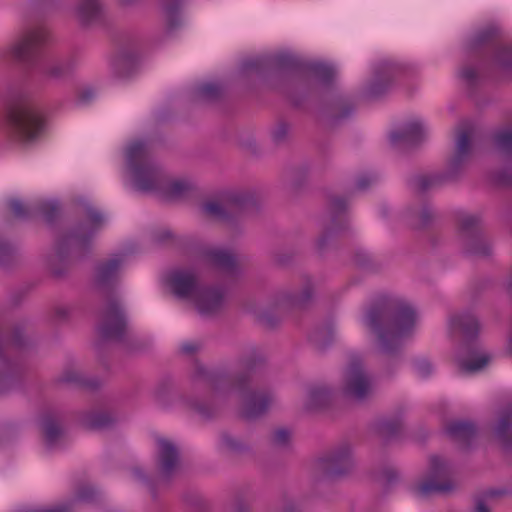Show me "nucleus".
Returning a JSON list of instances; mask_svg holds the SVG:
<instances>
[{"instance_id":"nucleus-30","label":"nucleus","mask_w":512,"mask_h":512,"mask_svg":"<svg viewBox=\"0 0 512 512\" xmlns=\"http://www.w3.org/2000/svg\"><path fill=\"white\" fill-rule=\"evenodd\" d=\"M332 399L330 389L324 385L310 387L304 407L307 411H317L328 406Z\"/></svg>"},{"instance_id":"nucleus-15","label":"nucleus","mask_w":512,"mask_h":512,"mask_svg":"<svg viewBox=\"0 0 512 512\" xmlns=\"http://www.w3.org/2000/svg\"><path fill=\"white\" fill-rule=\"evenodd\" d=\"M343 393L346 397L357 402L365 401L371 394V382L365 373L359 358L351 359L347 368Z\"/></svg>"},{"instance_id":"nucleus-13","label":"nucleus","mask_w":512,"mask_h":512,"mask_svg":"<svg viewBox=\"0 0 512 512\" xmlns=\"http://www.w3.org/2000/svg\"><path fill=\"white\" fill-rule=\"evenodd\" d=\"M481 219L476 215H462L459 218V228L466 253L479 257H488L492 248L480 231Z\"/></svg>"},{"instance_id":"nucleus-12","label":"nucleus","mask_w":512,"mask_h":512,"mask_svg":"<svg viewBox=\"0 0 512 512\" xmlns=\"http://www.w3.org/2000/svg\"><path fill=\"white\" fill-rule=\"evenodd\" d=\"M497 29L487 27L480 30L469 43V49L478 53L483 47L492 46V65L503 72L512 70V47L501 44H494L497 36Z\"/></svg>"},{"instance_id":"nucleus-6","label":"nucleus","mask_w":512,"mask_h":512,"mask_svg":"<svg viewBox=\"0 0 512 512\" xmlns=\"http://www.w3.org/2000/svg\"><path fill=\"white\" fill-rule=\"evenodd\" d=\"M451 330L459 331L464 339L460 346L457 362L463 373H475L482 370L490 361V356L481 351L476 342L480 331L478 318L468 312L452 315L449 319Z\"/></svg>"},{"instance_id":"nucleus-10","label":"nucleus","mask_w":512,"mask_h":512,"mask_svg":"<svg viewBox=\"0 0 512 512\" xmlns=\"http://www.w3.org/2000/svg\"><path fill=\"white\" fill-rule=\"evenodd\" d=\"M49 41V32L44 27L26 31L8 48L9 54L16 61L34 68L42 59V47Z\"/></svg>"},{"instance_id":"nucleus-35","label":"nucleus","mask_w":512,"mask_h":512,"mask_svg":"<svg viewBox=\"0 0 512 512\" xmlns=\"http://www.w3.org/2000/svg\"><path fill=\"white\" fill-rule=\"evenodd\" d=\"M34 214H38L43 219L51 224L60 214V205L55 201H42L33 207Z\"/></svg>"},{"instance_id":"nucleus-49","label":"nucleus","mask_w":512,"mask_h":512,"mask_svg":"<svg viewBox=\"0 0 512 512\" xmlns=\"http://www.w3.org/2000/svg\"><path fill=\"white\" fill-rule=\"evenodd\" d=\"M98 496V491L91 485L79 486L76 490V498L84 502H93Z\"/></svg>"},{"instance_id":"nucleus-50","label":"nucleus","mask_w":512,"mask_h":512,"mask_svg":"<svg viewBox=\"0 0 512 512\" xmlns=\"http://www.w3.org/2000/svg\"><path fill=\"white\" fill-rule=\"evenodd\" d=\"M9 206L14 216L20 219H26L34 214L33 209H27L25 205L17 199L11 200Z\"/></svg>"},{"instance_id":"nucleus-41","label":"nucleus","mask_w":512,"mask_h":512,"mask_svg":"<svg viewBox=\"0 0 512 512\" xmlns=\"http://www.w3.org/2000/svg\"><path fill=\"white\" fill-rule=\"evenodd\" d=\"M292 433L288 428L279 427L272 431L270 443L275 448H287L291 443Z\"/></svg>"},{"instance_id":"nucleus-28","label":"nucleus","mask_w":512,"mask_h":512,"mask_svg":"<svg viewBox=\"0 0 512 512\" xmlns=\"http://www.w3.org/2000/svg\"><path fill=\"white\" fill-rule=\"evenodd\" d=\"M57 382L88 390H96L101 385L97 378L88 377L87 375L75 369L65 370L62 375L58 377Z\"/></svg>"},{"instance_id":"nucleus-4","label":"nucleus","mask_w":512,"mask_h":512,"mask_svg":"<svg viewBox=\"0 0 512 512\" xmlns=\"http://www.w3.org/2000/svg\"><path fill=\"white\" fill-rule=\"evenodd\" d=\"M89 226L85 223H78L70 230L61 233L55 239V256L50 263V269L56 276H62L64 269L58 268L55 263H65L73 259L83 258L90 249L91 240L95 233L104 223L103 215L92 206L85 208Z\"/></svg>"},{"instance_id":"nucleus-16","label":"nucleus","mask_w":512,"mask_h":512,"mask_svg":"<svg viewBox=\"0 0 512 512\" xmlns=\"http://www.w3.org/2000/svg\"><path fill=\"white\" fill-rule=\"evenodd\" d=\"M73 13L77 24L83 29L105 27L109 22L104 0H78Z\"/></svg>"},{"instance_id":"nucleus-2","label":"nucleus","mask_w":512,"mask_h":512,"mask_svg":"<svg viewBox=\"0 0 512 512\" xmlns=\"http://www.w3.org/2000/svg\"><path fill=\"white\" fill-rule=\"evenodd\" d=\"M363 321L375 335V352L396 359L401 354L403 339L415 326L416 312L397 297L380 295L370 304Z\"/></svg>"},{"instance_id":"nucleus-33","label":"nucleus","mask_w":512,"mask_h":512,"mask_svg":"<svg viewBox=\"0 0 512 512\" xmlns=\"http://www.w3.org/2000/svg\"><path fill=\"white\" fill-rule=\"evenodd\" d=\"M74 69V61L70 58L57 60L46 65L42 74L50 80H62L68 77Z\"/></svg>"},{"instance_id":"nucleus-54","label":"nucleus","mask_w":512,"mask_h":512,"mask_svg":"<svg viewBox=\"0 0 512 512\" xmlns=\"http://www.w3.org/2000/svg\"><path fill=\"white\" fill-rule=\"evenodd\" d=\"M414 367L418 374L421 375L422 377H426L430 375V373L432 372V365L426 359H419L415 361Z\"/></svg>"},{"instance_id":"nucleus-63","label":"nucleus","mask_w":512,"mask_h":512,"mask_svg":"<svg viewBox=\"0 0 512 512\" xmlns=\"http://www.w3.org/2000/svg\"><path fill=\"white\" fill-rule=\"evenodd\" d=\"M94 97V91L92 89H84L79 94V100L82 103H88Z\"/></svg>"},{"instance_id":"nucleus-62","label":"nucleus","mask_w":512,"mask_h":512,"mask_svg":"<svg viewBox=\"0 0 512 512\" xmlns=\"http://www.w3.org/2000/svg\"><path fill=\"white\" fill-rule=\"evenodd\" d=\"M69 505H60L52 509H33L27 512H69Z\"/></svg>"},{"instance_id":"nucleus-11","label":"nucleus","mask_w":512,"mask_h":512,"mask_svg":"<svg viewBox=\"0 0 512 512\" xmlns=\"http://www.w3.org/2000/svg\"><path fill=\"white\" fill-rule=\"evenodd\" d=\"M251 204L252 198L248 193L230 192L223 195L220 201H205L201 205V211L208 218L218 221H230Z\"/></svg>"},{"instance_id":"nucleus-46","label":"nucleus","mask_w":512,"mask_h":512,"mask_svg":"<svg viewBox=\"0 0 512 512\" xmlns=\"http://www.w3.org/2000/svg\"><path fill=\"white\" fill-rule=\"evenodd\" d=\"M267 68H269L267 57L248 59L242 63V69L245 72L254 71L257 74H261Z\"/></svg>"},{"instance_id":"nucleus-38","label":"nucleus","mask_w":512,"mask_h":512,"mask_svg":"<svg viewBox=\"0 0 512 512\" xmlns=\"http://www.w3.org/2000/svg\"><path fill=\"white\" fill-rule=\"evenodd\" d=\"M186 404L205 420L213 418L218 411V408L214 404L200 402L197 399H188Z\"/></svg>"},{"instance_id":"nucleus-31","label":"nucleus","mask_w":512,"mask_h":512,"mask_svg":"<svg viewBox=\"0 0 512 512\" xmlns=\"http://www.w3.org/2000/svg\"><path fill=\"white\" fill-rule=\"evenodd\" d=\"M397 70L398 68L391 62L384 61L380 63L376 70L377 77L379 80L387 77V81H385V83L380 81L373 82L368 90L369 95L372 97H379L383 95L389 87L390 78L395 75Z\"/></svg>"},{"instance_id":"nucleus-61","label":"nucleus","mask_w":512,"mask_h":512,"mask_svg":"<svg viewBox=\"0 0 512 512\" xmlns=\"http://www.w3.org/2000/svg\"><path fill=\"white\" fill-rule=\"evenodd\" d=\"M355 262L361 267H368L370 257L366 253L358 252L355 254Z\"/></svg>"},{"instance_id":"nucleus-21","label":"nucleus","mask_w":512,"mask_h":512,"mask_svg":"<svg viewBox=\"0 0 512 512\" xmlns=\"http://www.w3.org/2000/svg\"><path fill=\"white\" fill-rule=\"evenodd\" d=\"M156 444L158 481L168 482L178 467L180 461L179 449L172 441L165 438H157Z\"/></svg>"},{"instance_id":"nucleus-39","label":"nucleus","mask_w":512,"mask_h":512,"mask_svg":"<svg viewBox=\"0 0 512 512\" xmlns=\"http://www.w3.org/2000/svg\"><path fill=\"white\" fill-rule=\"evenodd\" d=\"M333 340V331L332 328L327 326L318 330H315L310 335V341L315 345L316 348L323 350Z\"/></svg>"},{"instance_id":"nucleus-48","label":"nucleus","mask_w":512,"mask_h":512,"mask_svg":"<svg viewBox=\"0 0 512 512\" xmlns=\"http://www.w3.org/2000/svg\"><path fill=\"white\" fill-rule=\"evenodd\" d=\"M16 250L8 242L0 239V267L10 264L15 257Z\"/></svg>"},{"instance_id":"nucleus-7","label":"nucleus","mask_w":512,"mask_h":512,"mask_svg":"<svg viewBox=\"0 0 512 512\" xmlns=\"http://www.w3.org/2000/svg\"><path fill=\"white\" fill-rule=\"evenodd\" d=\"M473 133L474 125L471 122L463 121L459 125L456 132L455 152L448 163L447 171L413 177L412 179L418 191L426 192L457 180L458 174L472 151Z\"/></svg>"},{"instance_id":"nucleus-1","label":"nucleus","mask_w":512,"mask_h":512,"mask_svg":"<svg viewBox=\"0 0 512 512\" xmlns=\"http://www.w3.org/2000/svg\"><path fill=\"white\" fill-rule=\"evenodd\" d=\"M264 363V355L255 347H248L238 358V365L243 371L235 374L232 379L224 371L208 370L202 365H196L195 376L210 387L214 400L226 399L237 393L243 400L241 415L250 421L264 415L274 401L271 390L250 389L252 373Z\"/></svg>"},{"instance_id":"nucleus-37","label":"nucleus","mask_w":512,"mask_h":512,"mask_svg":"<svg viewBox=\"0 0 512 512\" xmlns=\"http://www.w3.org/2000/svg\"><path fill=\"white\" fill-rule=\"evenodd\" d=\"M378 432L385 440H390L398 436L402 430V422L396 420H383L378 423Z\"/></svg>"},{"instance_id":"nucleus-44","label":"nucleus","mask_w":512,"mask_h":512,"mask_svg":"<svg viewBox=\"0 0 512 512\" xmlns=\"http://www.w3.org/2000/svg\"><path fill=\"white\" fill-rule=\"evenodd\" d=\"M334 109L337 110V113H334L331 117V121L334 124L339 123L340 121L347 119L354 111V106L347 101L342 99H338L335 101Z\"/></svg>"},{"instance_id":"nucleus-43","label":"nucleus","mask_w":512,"mask_h":512,"mask_svg":"<svg viewBox=\"0 0 512 512\" xmlns=\"http://www.w3.org/2000/svg\"><path fill=\"white\" fill-rule=\"evenodd\" d=\"M494 142L500 151L506 154H512V127L495 133Z\"/></svg>"},{"instance_id":"nucleus-22","label":"nucleus","mask_w":512,"mask_h":512,"mask_svg":"<svg viewBox=\"0 0 512 512\" xmlns=\"http://www.w3.org/2000/svg\"><path fill=\"white\" fill-rule=\"evenodd\" d=\"M314 299V285L308 276L303 277L301 288L295 292H279L275 306L279 309H306Z\"/></svg>"},{"instance_id":"nucleus-20","label":"nucleus","mask_w":512,"mask_h":512,"mask_svg":"<svg viewBox=\"0 0 512 512\" xmlns=\"http://www.w3.org/2000/svg\"><path fill=\"white\" fill-rule=\"evenodd\" d=\"M6 341L0 336V395L17 391L22 387L25 368L19 361L4 357Z\"/></svg>"},{"instance_id":"nucleus-19","label":"nucleus","mask_w":512,"mask_h":512,"mask_svg":"<svg viewBox=\"0 0 512 512\" xmlns=\"http://www.w3.org/2000/svg\"><path fill=\"white\" fill-rule=\"evenodd\" d=\"M447 467L445 462L438 456H431L429 461L428 477L416 487V492L421 497H428L433 493L449 492L453 489L450 481L439 482L445 477Z\"/></svg>"},{"instance_id":"nucleus-51","label":"nucleus","mask_w":512,"mask_h":512,"mask_svg":"<svg viewBox=\"0 0 512 512\" xmlns=\"http://www.w3.org/2000/svg\"><path fill=\"white\" fill-rule=\"evenodd\" d=\"M289 125L286 122H279L272 131V139L275 144L284 143L288 137Z\"/></svg>"},{"instance_id":"nucleus-27","label":"nucleus","mask_w":512,"mask_h":512,"mask_svg":"<svg viewBox=\"0 0 512 512\" xmlns=\"http://www.w3.org/2000/svg\"><path fill=\"white\" fill-rule=\"evenodd\" d=\"M41 428L44 434L45 444L52 449L63 435L60 418L54 413H46L41 420Z\"/></svg>"},{"instance_id":"nucleus-36","label":"nucleus","mask_w":512,"mask_h":512,"mask_svg":"<svg viewBox=\"0 0 512 512\" xmlns=\"http://www.w3.org/2000/svg\"><path fill=\"white\" fill-rule=\"evenodd\" d=\"M269 67H276L281 70H298L301 68L300 61L290 54H278L267 57Z\"/></svg>"},{"instance_id":"nucleus-55","label":"nucleus","mask_w":512,"mask_h":512,"mask_svg":"<svg viewBox=\"0 0 512 512\" xmlns=\"http://www.w3.org/2000/svg\"><path fill=\"white\" fill-rule=\"evenodd\" d=\"M434 219V214L432 210L428 206H424L420 212V227H427L432 223Z\"/></svg>"},{"instance_id":"nucleus-52","label":"nucleus","mask_w":512,"mask_h":512,"mask_svg":"<svg viewBox=\"0 0 512 512\" xmlns=\"http://www.w3.org/2000/svg\"><path fill=\"white\" fill-rule=\"evenodd\" d=\"M257 320L264 327L272 329L277 326L280 318L272 312L262 311L257 315Z\"/></svg>"},{"instance_id":"nucleus-58","label":"nucleus","mask_w":512,"mask_h":512,"mask_svg":"<svg viewBox=\"0 0 512 512\" xmlns=\"http://www.w3.org/2000/svg\"><path fill=\"white\" fill-rule=\"evenodd\" d=\"M11 343L17 347L24 345V335L21 329L15 328L11 335Z\"/></svg>"},{"instance_id":"nucleus-53","label":"nucleus","mask_w":512,"mask_h":512,"mask_svg":"<svg viewBox=\"0 0 512 512\" xmlns=\"http://www.w3.org/2000/svg\"><path fill=\"white\" fill-rule=\"evenodd\" d=\"M494 180L497 184L507 186L512 184V170L502 169L494 174Z\"/></svg>"},{"instance_id":"nucleus-42","label":"nucleus","mask_w":512,"mask_h":512,"mask_svg":"<svg viewBox=\"0 0 512 512\" xmlns=\"http://www.w3.org/2000/svg\"><path fill=\"white\" fill-rule=\"evenodd\" d=\"M307 68L325 84H329L335 76L334 69L323 63H311Z\"/></svg>"},{"instance_id":"nucleus-5","label":"nucleus","mask_w":512,"mask_h":512,"mask_svg":"<svg viewBox=\"0 0 512 512\" xmlns=\"http://www.w3.org/2000/svg\"><path fill=\"white\" fill-rule=\"evenodd\" d=\"M168 282L176 297L187 299L193 296L199 314L204 317L218 314L224 305V291L219 287L199 286L197 276L191 270L172 271Z\"/></svg>"},{"instance_id":"nucleus-26","label":"nucleus","mask_w":512,"mask_h":512,"mask_svg":"<svg viewBox=\"0 0 512 512\" xmlns=\"http://www.w3.org/2000/svg\"><path fill=\"white\" fill-rule=\"evenodd\" d=\"M206 258L217 269L234 275L238 272L237 259L233 253L224 249H210L205 252Z\"/></svg>"},{"instance_id":"nucleus-57","label":"nucleus","mask_w":512,"mask_h":512,"mask_svg":"<svg viewBox=\"0 0 512 512\" xmlns=\"http://www.w3.org/2000/svg\"><path fill=\"white\" fill-rule=\"evenodd\" d=\"M376 179L370 175H361L356 180L358 190H366Z\"/></svg>"},{"instance_id":"nucleus-64","label":"nucleus","mask_w":512,"mask_h":512,"mask_svg":"<svg viewBox=\"0 0 512 512\" xmlns=\"http://www.w3.org/2000/svg\"><path fill=\"white\" fill-rule=\"evenodd\" d=\"M249 504L243 500H237L234 504V512H249Z\"/></svg>"},{"instance_id":"nucleus-3","label":"nucleus","mask_w":512,"mask_h":512,"mask_svg":"<svg viewBox=\"0 0 512 512\" xmlns=\"http://www.w3.org/2000/svg\"><path fill=\"white\" fill-rule=\"evenodd\" d=\"M123 256L116 255L104 260L95 268V284L106 293L105 306L100 312L98 333L101 341L121 342L127 334V317L118 298L112 293V287L119 280V270Z\"/></svg>"},{"instance_id":"nucleus-8","label":"nucleus","mask_w":512,"mask_h":512,"mask_svg":"<svg viewBox=\"0 0 512 512\" xmlns=\"http://www.w3.org/2000/svg\"><path fill=\"white\" fill-rule=\"evenodd\" d=\"M42 119L34 106L23 95H18L7 104L4 129L14 141L28 144L34 141L41 129Z\"/></svg>"},{"instance_id":"nucleus-29","label":"nucleus","mask_w":512,"mask_h":512,"mask_svg":"<svg viewBox=\"0 0 512 512\" xmlns=\"http://www.w3.org/2000/svg\"><path fill=\"white\" fill-rule=\"evenodd\" d=\"M183 2L184 0H160V9L165 18L167 33H172L180 27V10Z\"/></svg>"},{"instance_id":"nucleus-34","label":"nucleus","mask_w":512,"mask_h":512,"mask_svg":"<svg viewBox=\"0 0 512 512\" xmlns=\"http://www.w3.org/2000/svg\"><path fill=\"white\" fill-rule=\"evenodd\" d=\"M114 421V418L105 412H89L83 414L81 417L82 426L90 430L108 428Z\"/></svg>"},{"instance_id":"nucleus-17","label":"nucleus","mask_w":512,"mask_h":512,"mask_svg":"<svg viewBox=\"0 0 512 512\" xmlns=\"http://www.w3.org/2000/svg\"><path fill=\"white\" fill-rule=\"evenodd\" d=\"M138 47L134 40L121 43L110 59L112 76L119 80L130 78L136 70Z\"/></svg>"},{"instance_id":"nucleus-60","label":"nucleus","mask_w":512,"mask_h":512,"mask_svg":"<svg viewBox=\"0 0 512 512\" xmlns=\"http://www.w3.org/2000/svg\"><path fill=\"white\" fill-rule=\"evenodd\" d=\"M282 509L284 512H296L297 507L294 501L287 496H284L282 499Z\"/></svg>"},{"instance_id":"nucleus-47","label":"nucleus","mask_w":512,"mask_h":512,"mask_svg":"<svg viewBox=\"0 0 512 512\" xmlns=\"http://www.w3.org/2000/svg\"><path fill=\"white\" fill-rule=\"evenodd\" d=\"M221 440L223 446L230 452L241 453L247 449V446L242 441L234 438L227 432L222 433Z\"/></svg>"},{"instance_id":"nucleus-56","label":"nucleus","mask_w":512,"mask_h":512,"mask_svg":"<svg viewBox=\"0 0 512 512\" xmlns=\"http://www.w3.org/2000/svg\"><path fill=\"white\" fill-rule=\"evenodd\" d=\"M461 77L468 83L472 84L478 77L477 70L472 66H465L461 70Z\"/></svg>"},{"instance_id":"nucleus-25","label":"nucleus","mask_w":512,"mask_h":512,"mask_svg":"<svg viewBox=\"0 0 512 512\" xmlns=\"http://www.w3.org/2000/svg\"><path fill=\"white\" fill-rule=\"evenodd\" d=\"M492 434L507 453H512V408L503 409L493 425Z\"/></svg>"},{"instance_id":"nucleus-24","label":"nucleus","mask_w":512,"mask_h":512,"mask_svg":"<svg viewBox=\"0 0 512 512\" xmlns=\"http://www.w3.org/2000/svg\"><path fill=\"white\" fill-rule=\"evenodd\" d=\"M445 433L462 449H468L477 436V426L474 422L455 420L449 422L444 429Z\"/></svg>"},{"instance_id":"nucleus-32","label":"nucleus","mask_w":512,"mask_h":512,"mask_svg":"<svg viewBox=\"0 0 512 512\" xmlns=\"http://www.w3.org/2000/svg\"><path fill=\"white\" fill-rule=\"evenodd\" d=\"M281 92L298 107L301 106L310 93V87L303 81H289L281 88Z\"/></svg>"},{"instance_id":"nucleus-9","label":"nucleus","mask_w":512,"mask_h":512,"mask_svg":"<svg viewBox=\"0 0 512 512\" xmlns=\"http://www.w3.org/2000/svg\"><path fill=\"white\" fill-rule=\"evenodd\" d=\"M126 160L138 190L147 192L161 186L163 171L153 160L150 148L145 141L138 140L131 143L127 148Z\"/></svg>"},{"instance_id":"nucleus-59","label":"nucleus","mask_w":512,"mask_h":512,"mask_svg":"<svg viewBox=\"0 0 512 512\" xmlns=\"http://www.w3.org/2000/svg\"><path fill=\"white\" fill-rule=\"evenodd\" d=\"M199 348V345L196 343H184L181 345L180 351L184 355H194Z\"/></svg>"},{"instance_id":"nucleus-40","label":"nucleus","mask_w":512,"mask_h":512,"mask_svg":"<svg viewBox=\"0 0 512 512\" xmlns=\"http://www.w3.org/2000/svg\"><path fill=\"white\" fill-rule=\"evenodd\" d=\"M197 96L205 101H216L222 95V88L216 83H205L197 87Z\"/></svg>"},{"instance_id":"nucleus-14","label":"nucleus","mask_w":512,"mask_h":512,"mask_svg":"<svg viewBox=\"0 0 512 512\" xmlns=\"http://www.w3.org/2000/svg\"><path fill=\"white\" fill-rule=\"evenodd\" d=\"M353 465L351 447L345 443L319 458L317 470L323 477L334 480L350 473Z\"/></svg>"},{"instance_id":"nucleus-18","label":"nucleus","mask_w":512,"mask_h":512,"mask_svg":"<svg viewBox=\"0 0 512 512\" xmlns=\"http://www.w3.org/2000/svg\"><path fill=\"white\" fill-rule=\"evenodd\" d=\"M330 222L327 224L318 238V247L323 249L328 240L349 228L348 218L346 216L347 202L340 196H333L329 199Z\"/></svg>"},{"instance_id":"nucleus-23","label":"nucleus","mask_w":512,"mask_h":512,"mask_svg":"<svg viewBox=\"0 0 512 512\" xmlns=\"http://www.w3.org/2000/svg\"><path fill=\"white\" fill-rule=\"evenodd\" d=\"M424 137L422 124L414 121L407 123L402 130L392 132L390 142L394 148L406 151L418 146L424 140Z\"/></svg>"},{"instance_id":"nucleus-45","label":"nucleus","mask_w":512,"mask_h":512,"mask_svg":"<svg viewBox=\"0 0 512 512\" xmlns=\"http://www.w3.org/2000/svg\"><path fill=\"white\" fill-rule=\"evenodd\" d=\"M194 188L192 182L188 180H176L169 184L167 192L172 197H182Z\"/></svg>"}]
</instances>
